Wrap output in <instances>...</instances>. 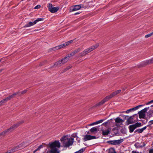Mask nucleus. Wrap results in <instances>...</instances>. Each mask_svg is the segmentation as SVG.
I'll use <instances>...</instances> for the list:
<instances>
[{
  "label": "nucleus",
  "mask_w": 153,
  "mask_h": 153,
  "mask_svg": "<svg viewBox=\"0 0 153 153\" xmlns=\"http://www.w3.org/2000/svg\"><path fill=\"white\" fill-rule=\"evenodd\" d=\"M63 146L65 147H68L72 145L74 142V139L71 137H69L68 136L63 137L61 139Z\"/></svg>",
  "instance_id": "obj_1"
},
{
  "label": "nucleus",
  "mask_w": 153,
  "mask_h": 153,
  "mask_svg": "<svg viewBox=\"0 0 153 153\" xmlns=\"http://www.w3.org/2000/svg\"><path fill=\"white\" fill-rule=\"evenodd\" d=\"M49 146L51 149L50 152L51 153H59L58 148L60 147V144L58 141H55L49 144Z\"/></svg>",
  "instance_id": "obj_2"
},
{
  "label": "nucleus",
  "mask_w": 153,
  "mask_h": 153,
  "mask_svg": "<svg viewBox=\"0 0 153 153\" xmlns=\"http://www.w3.org/2000/svg\"><path fill=\"white\" fill-rule=\"evenodd\" d=\"M24 122V121L22 120L16 124L12 126L11 127L9 128L4 131L1 133H0V136H4L8 132L10 133L12 132L14 130L15 128H17L21 124Z\"/></svg>",
  "instance_id": "obj_3"
},
{
  "label": "nucleus",
  "mask_w": 153,
  "mask_h": 153,
  "mask_svg": "<svg viewBox=\"0 0 153 153\" xmlns=\"http://www.w3.org/2000/svg\"><path fill=\"white\" fill-rule=\"evenodd\" d=\"M149 107L146 108L139 112L138 114H139V118L140 119L144 118L146 116L145 113L146 111L149 109Z\"/></svg>",
  "instance_id": "obj_4"
},
{
  "label": "nucleus",
  "mask_w": 153,
  "mask_h": 153,
  "mask_svg": "<svg viewBox=\"0 0 153 153\" xmlns=\"http://www.w3.org/2000/svg\"><path fill=\"white\" fill-rule=\"evenodd\" d=\"M48 10L51 13H54L57 12L59 9V7H54L51 3H49L48 6Z\"/></svg>",
  "instance_id": "obj_5"
},
{
  "label": "nucleus",
  "mask_w": 153,
  "mask_h": 153,
  "mask_svg": "<svg viewBox=\"0 0 153 153\" xmlns=\"http://www.w3.org/2000/svg\"><path fill=\"white\" fill-rule=\"evenodd\" d=\"M44 20L43 18H38L37 19L35 20L33 22H30L26 24L25 26L24 27H28L31 26L35 24H36L38 22L42 21Z\"/></svg>",
  "instance_id": "obj_6"
},
{
  "label": "nucleus",
  "mask_w": 153,
  "mask_h": 153,
  "mask_svg": "<svg viewBox=\"0 0 153 153\" xmlns=\"http://www.w3.org/2000/svg\"><path fill=\"white\" fill-rule=\"evenodd\" d=\"M123 141V139L116 140H110L107 142L109 144L111 145H119Z\"/></svg>",
  "instance_id": "obj_7"
},
{
  "label": "nucleus",
  "mask_w": 153,
  "mask_h": 153,
  "mask_svg": "<svg viewBox=\"0 0 153 153\" xmlns=\"http://www.w3.org/2000/svg\"><path fill=\"white\" fill-rule=\"evenodd\" d=\"M110 98L109 96L106 97L103 100L97 104L96 105V106L100 105L103 104L105 102L108 101Z\"/></svg>",
  "instance_id": "obj_8"
},
{
  "label": "nucleus",
  "mask_w": 153,
  "mask_h": 153,
  "mask_svg": "<svg viewBox=\"0 0 153 153\" xmlns=\"http://www.w3.org/2000/svg\"><path fill=\"white\" fill-rule=\"evenodd\" d=\"M96 138V137L95 136H92L90 135H86L84 136V137L83 138V140L85 141L87 140H90Z\"/></svg>",
  "instance_id": "obj_9"
},
{
  "label": "nucleus",
  "mask_w": 153,
  "mask_h": 153,
  "mask_svg": "<svg viewBox=\"0 0 153 153\" xmlns=\"http://www.w3.org/2000/svg\"><path fill=\"white\" fill-rule=\"evenodd\" d=\"M80 8H81V7L79 5H76L71 7L70 11H76L79 10Z\"/></svg>",
  "instance_id": "obj_10"
},
{
  "label": "nucleus",
  "mask_w": 153,
  "mask_h": 153,
  "mask_svg": "<svg viewBox=\"0 0 153 153\" xmlns=\"http://www.w3.org/2000/svg\"><path fill=\"white\" fill-rule=\"evenodd\" d=\"M71 57V55L69 54L66 55L65 57L61 59L63 63L64 64L67 62L68 60H69L70 58Z\"/></svg>",
  "instance_id": "obj_11"
},
{
  "label": "nucleus",
  "mask_w": 153,
  "mask_h": 153,
  "mask_svg": "<svg viewBox=\"0 0 153 153\" xmlns=\"http://www.w3.org/2000/svg\"><path fill=\"white\" fill-rule=\"evenodd\" d=\"M143 106L142 105H140L138 106H137L134 108H132L130 109H129L128 110L126 111V113H129L130 112L132 111L136 110L138 109L139 107H141Z\"/></svg>",
  "instance_id": "obj_12"
},
{
  "label": "nucleus",
  "mask_w": 153,
  "mask_h": 153,
  "mask_svg": "<svg viewBox=\"0 0 153 153\" xmlns=\"http://www.w3.org/2000/svg\"><path fill=\"white\" fill-rule=\"evenodd\" d=\"M89 52L87 49H85L83 51L79 54V56L80 57H82L84 56H85L86 54L89 53Z\"/></svg>",
  "instance_id": "obj_13"
},
{
  "label": "nucleus",
  "mask_w": 153,
  "mask_h": 153,
  "mask_svg": "<svg viewBox=\"0 0 153 153\" xmlns=\"http://www.w3.org/2000/svg\"><path fill=\"white\" fill-rule=\"evenodd\" d=\"M111 129L110 128H108L106 130H102V133L103 135L105 136L108 135L110 132V131Z\"/></svg>",
  "instance_id": "obj_14"
},
{
  "label": "nucleus",
  "mask_w": 153,
  "mask_h": 153,
  "mask_svg": "<svg viewBox=\"0 0 153 153\" xmlns=\"http://www.w3.org/2000/svg\"><path fill=\"white\" fill-rule=\"evenodd\" d=\"M121 92V90H118L114 92H113L112 94H111L109 96L110 97V98H111L113 97L114 96L116 95L117 94L120 93Z\"/></svg>",
  "instance_id": "obj_15"
},
{
  "label": "nucleus",
  "mask_w": 153,
  "mask_h": 153,
  "mask_svg": "<svg viewBox=\"0 0 153 153\" xmlns=\"http://www.w3.org/2000/svg\"><path fill=\"white\" fill-rule=\"evenodd\" d=\"M25 146L24 143H22L16 147V148H17V149L19 150L24 147Z\"/></svg>",
  "instance_id": "obj_16"
},
{
  "label": "nucleus",
  "mask_w": 153,
  "mask_h": 153,
  "mask_svg": "<svg viewBox=\"0 0 153 153\" xmlns=\"http://www.w3.org/2000/svg\"><path fill=\"white\" fill-rule=\"evenodd\" d=\"M65 47L64 43L59 46H56L53 48V49L55 50V49L58 50L61 49L62 48Z\"/></svg>",
  "instance_id": "obj_17"
},
{
  "label": "nucleus",
  "mask_w": 153,
  "mask_h": 153,
  "mask_svg": "<svg viewBox=\"0 0 153 153\" xmlns=\"http://www.w3.org/2000/svg\"><path fill=\"white\" fill-rule=\"evenodd\" d=\"M115 122L117 123H120L122 124L123 122L124 121L123 120L120 118V117H117L115 119Z\"/></svg>",
  "instance_id": "obj_18"
},
{
  "label": "nucleus",
  "mask_w": 153,
  "mask_h": 153,
  "mask_svg": "<svg viewBox=\"0 0 153 153\" xmlns=\"http://www.w3.org/2000/svg\"><path fill=\"white\" fill-rule=\"evenodd\" d=\"M129 131L130 132H132L136 128L135 126L134 125H132L130 126H129Z\"/></svg>",
  "instance_id": "obj_19"
},
{
  "label": "nucleus",
  "mask_w": 153,
  "mask_h": 153,
  "mask_svg": "<svg viewBox=\"0 0 153 153\" xmlns=\"http://www.w3.org/2000/svg\"><path fill=\"white\" fill-rule=\"evenodd\" d=\"M98 130V128L96 127H94L90 130V131L93 133L94 132H96Z\"/></svg>",
  "instance_id": "obj_20"
},
{
  "label": "nucleus",
  "mask_w": 153,
  "mask_h": 153,
  "mask_svg": "<svg viewBox=\"0 0 153 153\" xmlns=\"http://www.w3.org/2000/svg\"><path fill=\"white\" fill-rule=\"evenodd\" d=\"M128 124H130L133 123V119L131 116L127 120Z\"/></svg>",
  "instance_id": "obj_21"
},
{
  "label": "nucleus",
  "mask_w": 153,
  "mask_h": 153,
  "mask_svg": "<svg viewBox=\"0 0 153 153\" xmlns=\"http://www.w3.org/2000/svg\"><path fill=\"white\" fill-rule=\"evenodd\" d=\"M18 150L17 148H16V147L13 148L11 150L8 151L7 152L8 153H13L15 152Z\"/></svg>",
  "instance_id": "obj_22"
},
{
  "label": "nucleus",
  "mask_w": 153,
  "mask_h": 153,
  "mask_svg": "<svg viewBox=\"0 0 153 153\" xmlns=\"http://www.w3.org/2000/svg\"><path fill=\"white\" fill-rule=\"evenodd\" d=\"M64 64L63 63V62L62 61V60H59L58 61H57L54 64V65H61L62 64Z\"/></svg>",
  "instance_id": "obj_23"
},
{
  "label": "nucleus",
  "mask_w": 153,
  "mask_h": 153,
  "mask_svg": "<svg viewBox=\"0 0 153 153\" xmlns=\"http://www.w3.org/2000/svg\"><path fill=\"white\" fill-rule=\"evenodd\" d=\"M7 102L6 98L3 99L0 101V106L2 105L3 104Z\"/></svg>",
  "instance_id": "obj_24"
},
{
  "label": "nucleus",
  "mask_w": 153,
  "mask_h": 153,
  "mask_svg": "<svg viewBox=\"0 0 153 153\" xmlns=\"http://www.w3.org/2000/svg\"><path fill=\"white\" fill-rule=\"evenodd\" d=\"M146 128V126H145L143 128H140V129H138L137 132L139 133H142L143 130H145Z\"/></svg>",
  "instance_id": "obj_25"
},
{
  "label": "nucleus",
  "mask_w": 153,
  "mask_h": 153,
  "mask_svg": "<svg viewBox=\"0 0 153 153\" xmlns=\"http://www.w3.org/2000/svg\"><path fill=\"white\" fill-rule=\"evenodd\" d=\"M116 152L115 150L113 148H110L109 149V153H116Z\"/></svg>",
  "instance_id": "obj_26"
},
{
  "label": "nucleus",
  "mask_w": 153,
  "mask_h": 153,
  "mask_svg": "<svg viewBox=\"0 0 153 153\" xmlns=\"http://www.w3.org/2000/svg\"><path fill=\"white\" fill-rule=\"evenodd\" d=\"M73 42L72 40H70L67 42H66L64 43V45H65V47L67 46L68 45L71 43Z\"/></svg>",
  "instance_id": "obj_27"
},
{
  "label": "nucleus",
  "mask_w": 153,
  "mask_h": 153,
  "mask_svg": "<svg viewBox=\"0 0 153 153\" xmlns=\"http://www.w3.org/2000/svg\"><path fill=\"white\" fill-rule=\"evenodd\" d=\"M98 46L99 45L98 44H97L94 46L91 47L90 48H91V49H92V50L93 51L94 49L97 48Z\"/></svg>",
  "instance_id": "obj_28"
},
{
  "label": "nucleus",
  "mask_w": 153,
  "mask_h": 153,
  "mask_svg": "<svg viewBox=\"0 0 153 153\" xmlns=\"http://www.w3.org/2000/svg\"><path fill=\"white\" fill-rule=\"evenodd\" d=\"M77 53V52L75 50V51H74L72 52L70 54H69L70 55H71V56H73L74 55H75Z\"/></svg>",
  "instance_id": "obj_29"
},
{
  "label": "nucleus",
  "mask_w": 153,
  "mask_h": 153,
  "mask_svg": "<svg viewBox=\"0 0 153 153\" xmlns=\"http://www.w3.org/2000/svg\"><path fill=\"white\" fill-rule=\"evenodd\" d=\"M13 95H12L9 96L8 97H7L6 98V99L7 100V101L9 100H10L11 99L13 98Z\"/></svg>",
  "instance_id": "obj_30"
},
{
  "label": "nucleus",
  "mask_w": 153,
  "mask_h": 153,
  "mask_svg": "<svg viewBox=\"0 0 153 153\" xmlns=\"http://www.w3.org/2000/svg\"><path fill=\"white\" fill-rule=\"evenodd\" d=\"M147 64H151L153 63V58L146 61Z\"/></svg>",
  "instance_id": "obj_31"
},
{
  "label": "nucleus",
  "mask_w": 153,
  "mask_h": 153,
  "mask_svg": "<svg viewBox=\"0 0 153 153\" xmlns=\"http://www.w3.org/2000/svg\"><path fill=\"white\" fill-rule=\"evenodd\" d=\"M72 67V66L71 65H70L67 67L65 68L64 70V72H65L68 70L70 69Z\"/></svg>",
  "instance_id": "obj_32"
},
{
  "label": "nucleus",
  "mask_w": 153,
  "mask_h": 153,
  "mask_svg": "<svg viewBox=\"0 0 153 153\" xmlns=\"http://www.w3.org/2000/svg\"><path fill=\"white\" fill-rule=\"evenodd\" d=\"M135 127L136 128L137 127H140L141 126V123H137L135 124H134Z\"/></svg>",
  "instance_id": "obj_33"
},
{
  "label": "nucleus",
  "mask_w": 153,
  "mask_h": 153,
  "mask_svg": "<svg viewBox=\"0 0 153 153\" xmlns=\"http://www.w3.org/2000/svg\"><path fill=\"white\" fill-rule=\"evenodd\" d=\"M85 151L84 149H82L79 150L75 152V153H82Z\"/></svg>",
  "instance_id": "obj_34"
},
{
  "label": "nucleus",
  "mask_w": 153,
  "mask_h": 153,
  "mask_svg": "<svg viewBox=\"0 0 153 153\" xmlns=\"http://www.w3.org/2000/svg\"><path fill=\"white\" fill-rule=\"evenodd\" d=\"M153 35V32L151 33H150L149 34H147L145 36V37L146 38H148L149 37H150L152 35Z\"/></svg>",
  "instance_id": "obj_35"
},
{
  "label": "nucleus",
  "mask_w": 153,
  "mask_h": 153,
  "mask_svg": "<svg viewBox=\"0 0 153 153\" xmlns=\"http://www.w3.org/2000/svg\"><path fill=\"white\" fill-rule=\"evenodd\" d=\"M19 93H20L19 92V91H18V92H17L14 93L13 94H12V95H13V97H15V96H16V95H17L18 94H19Z\"/></svg>",
  "instance_id": "obj_36"
},
{
  "label": "nucleus",
  "mask_w": 153,
  "mask_h": 153,
  "mask_svg": "<svg viewBox=\"0 0 153 153\" xmlns=\"http://www.w3.org/2000/svg\"><path fill=\"white\" fill-rule=\"evenodd\" d=\"M103 121V120H100L99 121L96 122V124H98V123H102Z\"/></svg>",
  "instance_id": "obj_37"
},
{
  "label": "nucleus",
  "mask_w": 153,
  "mask_h": 153,
  "mask_svg": "<svg viewBox=\"0 0 153 153\" xmlns=\"http://www.w3.org/2000/svg\"><path fill=\"white\" fill-rule=\"evenodd\" d=\"M153 103V100H151L149 102H148L146 104V105H148L150 103ZM151 107H153V105L151 106Z\"/></svg>",
  "instance_id": "obj_38"
},
{
  "label": "nucleus",
  "mask_w": 153,
  "mask_h": 153,
  "mask_svg": "<svg viewBox=\"0 0 153 153\" xmlns=\"http://www.w3.org/2000/svg\"><path fill=\"white\" fill-rule=\"evenodd\" d=\"M27 90H24L22 91L21 93V94H25V93H26L27 92Z\"/></svg>",
  "instance_id": "obj_39"
},
{
  "label": "nucleus",
  "mask_w": 153,
  "mask_h": 153,
  "mask_svg": "<svg viewBox=\"0 0 153 153\" xmlns=\"http://www.w3.org/2000/svg\"><path fill=\"white\" fill-rule=\"evenodd\" d=\"M42 147L43 146L42 145H41L39 146L38 148L37 149V150H39L41 148H42Z\"/></svg>",
  "instance_id": "obj_40"
},
{
  "label": "nucleus",
  "mask_w": 153,
  "mask_h": 153,
  "mask_svg": "<svg viewBox=\"0 0 153 153\" xmlns=\"http://www.w3.org/2000/svg\"><path fill=\"white\" fill-rule=\"evenodd\" d=\"M40 7V5H37L35 7V9H36L39 8Z\"/></svg>",
  "instance_id": "obj_41"
},
{
  "label": "nucleus",
  "mask_w": 153,
  "mask_h": 153,
  "mask_svg": "<svg viewBox=\"0 0 153 153\" xmlns=\"http://www.w3.org/2000/svg\"><path fill=\"white\" fill-rule=\"evenodd\" d=\"M148 114L149 117L152 116L151 114L150 113L149 111L148 112Z\"/></svg>",
  "instance_id": "obj_42"
},
{
  "label": "nucleus",
  "mask_w": 153,
  "mask_h": 153,
  "mask_svg": "<svg viewBox=\"0 0 153 153\" xmlns=\"http://www.w3.org/2000/svg\"><path fill=\"white\" fill-rule=\"evenodd\" d=\"M87 49H88L89 53L92 51V49H91L90 47L88 48H87Z\"/></svg>",
  "instance_id": "obj_43"
},
{
  "label": "nucleus",
  "mask_w": 153,
  "mask_h": 153,
  "mask_svg": "<svg viewBox=\"0 0 153 153\" xmlns=\"http://www.w3.org/2000/svg\"><path fill=\"white\" fill-rule=\"evenodd\" d=\"M149 123L150 125H151L153 124V120L150 121L149 122Z\"/></svg>",
  "instance_id": "obj_44"
},
{
  "label": "nucleus",
  "mask_w": 153,
  "mask_h": 153,
  "mask_svg": "<svg viewBox=\"0 0 153 153\" xmlns=\"http://www.w3.org/2000/svg\"><path fill=\"white\" fill-rule=\"evenodd\" d=\"M77 53L81 51V49L80 48H78L76 50Z\"/></svg>",
  "instance_id": "obj_45"
},
{
  "label": "nucleus",
  "mask_w": 153,
  "mask_h": 153,
  "mask_svg": "<svg viewBox=\"0 0 153 153\" xmlns=\"http://www.w3.org/2000/svg\"><path fill=\"white\" fill-rule=\"evenodd\" d=\"M77 53L81 51V49L80 48H78L76 50Z\"/></svg>",
  "instance_id": "obj_46"
},
{
  "label": "nucleus",
  "mask_w": 153,
  "mask_h": 153,
  "mask_svg": "<svg viewBox=\"0 0 153 153\" xmlns=\"http://www.w3.org/2000/svg\"><path fill=\"white\" fill-rule=\"evenodd\" d=\"M149 153H153V149H151L149 151Z\"/></svg>",
  "instance_id": "obj_47"
},
{
  "label": "nucleus",
  "mask_w": 153,
  "mask_h": 153,
  "mask_svg": "<svg viewBox=\"0 0 153 153\" xmlns=\"http://www.w3.org/2000/svg\"><path fill=\"white\" fill-rule=\"evenodd\" d=\"M94 124H96V122H95V123H93L91 124H90L89 125V126H92V125H94Z\"/></svg>",
  "instance_id": "obj_48"
},
{
  "label": "nucleus",
  "mask_w": 153,
  "mask_h": 153,
  "mask_svg": "<svg viewBox=\"0 0 153 153\" xmlns=\"http://www.w3.org/2000/svg\"><path fill=\"white\" fill-rule=\"evenodd\" d=\"M80 5L81 7V8H84V7H86L85 6H84L83 4H81Z\"/></svg>",
  "instance_id": "obj_49"
},
{
  "label": "nucleus",
  "mask_w": 153,
  "mask_h": 153,
  "mask_svg": "<svg viewBox=\"0 0 153 153\" xmlns=\"http://www.w3.org/2000/svg\"><path fill=\"white\" fill-rule=\"evenodd\" d=\"M132 153H139V152H137L135 151H133L132 152Z\"/></svg>",
  "instance_id": "obj_50"
},
{
  "label": "nucleus",
  "mask_w": 153,
  "mask_h": 153,
  "mask_svg": "<svg viewBox=\"0 0 153 153\" xmlns=\"http://www.w3.org/2000/svg\"><path fill=\"white\" fill-rule=\"evenodd\" d=\"M38 150H37V149H36V150H34L33 152V153H35Z\"/></svg>",
  "instance_id": "obj_51"
},
{
  "label": "nucleus",
  "mask_w": 153,
  "mask_h": 153,
  "mask_svg": "<svg viewBox=\"0 0 153 153\" xmlns=\"http://www.w3.org/2000/svg\"><path fill=\"white\" fill-rule=\"evenodd\" d=\"M3 69H1L0 70V73L2 72L3 70Z\"/></svg>",
  "instance_id": "obj_52"
},
{
  "label": "nucleus",
  "mask_w": 153,
  "mask_h": 153,
  "mask_svg": "<svg viewBox=\"0 0 153 153\" xmlns=\"http://www.w3.org/2000/svg\"><path fill=\"white\" fill-rule=\"evenodd\" d=\"M138 130V129H137L135 131H134V132H137V131Z\"/></svg>",
  "instance_id": "obj_53"
},
{
  "label": "nucleus",
  "mask_w": 153,
  "mask_h": 153,
  "mask_svg": "<svg viewBox=\"0 0 153 153\" xmlns=\"http://www.w3.org/2000/svg\"><path fill=\"white\" fill-rule=\"evenodd\" d=\"M107 122H106V123H103L102 124V125H103L104 124H107Z\"/></svg>",
  "instance_id": "obj_54"
},
{
  "label": "nucleus",
  "mask_w": 153,
  "mask_h": 153,
  "mask_svg": "<svg viewBox=\"0 0 153 153\" xmlns=\"http://www.w3.org/2000/svg\"><path fill=\"white\" fill-rule=\"evenodd\" d=\"M79 13H76L75 14H79Z\"/></svg>",
  "instance_id": "obj_55"
},
{
  "label": "nucleus",
  "mask_w": 153,
  "mask_h": 153,
  "mask_svg": "<svg viewBox=\"0 0 153 153\" xmlns=\"http://www.w3.org/2000/svg\"><path fill=\"white\" fill-rule=\"evenodd\" d=\"M90 134V133H89V132L88 131V134Z\"/></svg>",
  "instance_id": "obj_56"
},
{
  "label": "nucleus",
  "mask_w": 153,
  "mask_h": 153,
  "mask_svg": "<svg viewBox=\"0 0 153 153\" xmlns=\"http://www.w3.org/2000/svg\"><path fill=\"white\" fill-rule=\"evenodd\" d=\"M1 59H0V62H1Z\"/></svg>",
  "instance_id": "obj_57"
},
{
  "label": "nucleus",
  "mask_w": 153,
  "mask_h": 153,
  "mask_svg": "<svg viewBox=\"0 0 153 153\" xmlns=\"http://www.w3.org/2000/svg\"><path fill=\"white\" fill-rule=\"evenodd\" d=\"M7 153V152H6V153Z\"/></svg>",
  "instance_id": "obj_58"
},
{
  "label": "nucleus",
  "mask_w": 153,
  "mask_h": 153,
  "mask_svg": "<svg viewBox=\"0 0 153 153\" xmlns=\"http://www.w3.org/2000/svg\"><path fill=\"white\" fill-rule=\"evenodd\" d=\"M1 137V136H0V137Z\"/></svg>",
  "instance_id": "obj_59"
},
{
  "label": "nucleus",
  "mask_w": 153,
  "mask_h": 153,
  "mask_svg": "<svg viewBox=\"0 0 153 153\" xmlns=\"http://www.w3.org/2000/svg\"><path fill=\"white\" fill-rule=\"evenodd\" d=\"M47 153H48V152H47Z\"/></svg>",
  "instance_id": "obj_60"
}]
</instances>
